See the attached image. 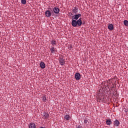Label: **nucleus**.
<instances>
[{
    "label": "nucleus",
    "mask_w": 128,
    "mask_h": 128,
    "mask_svg": "<svg viewBox=\"0 0 128 128\" xmlns=\"http://www.w3.org/2000/svg\"><path fill=\"white\" fill-rule=\"evenodd\" d=\"M80 16H82L81 14H75V15L72 16V20H78V18H80Z\"/></svg>",
    "instance_id": "1"
},
{
    "label": "nucleus",
    "mask_w": 128,
    "mask_h": 128,
    "mask_svg": "<svg viewBox=\"0 0 128 128\" xmlns=\"http://www.w3.org/2000/svg\"><path fill=\"white\" fill-rule=\"evenodd\" d=\"M50 44H52V46H56V41L55 40H51Z\"/></svg>",
    "instance_id": "14"
},
{
    "label": "nucleus",
    "mask_w": 128,
    "mask_h": 128,
    "mask_svg": "<svg viewBox=\"0 0 128 128\" xmlns=\"http://www.w3.org/2000/svg\"><path fill=\"white\" fill-rule=\"evenodd\" d=\"M50 50L52 54H54V52H56V48H54V47H52L50 48Z\"/></svg>",
    "instance_id": "17"
},
{
    "label": "nucleus",
    "mask_w": 128,
    "mask_h": 128,
    "mask_svg": "<svg viewBox=\"0 0 128 128\" xmlns=\"http://www.w3.org/2000/svg\"><path fill=\"white\" fill-rule=\"evenodd\" d=\"M124 26H128V21L127 20H124Z\"/></svg>",
    "instance_id": "19"
},
{
    "label": "nucleus",
    "mask_w": 128,
    "mask_h": 128,
    "mask_svg": "<svg viewBox=\"0 0 128 128\" xmlns=\"http://www.w3.org/2000/svg\"><path fill=\"white\" fill-rule=\"evenodd\" d=\"M21 3L22 4H26V0H21Z\"/></svg>",
    "instance_id": "20"
},
{
    "label": "nucleus",
    "mask_w": 128,
    "mask_h": 128,
    "mask_svg": "<svg viewBox=\"0 0 128 128\" xmlns=\"http://www.w3.org/2000/svg\"><path fill=\"white\" fill-rule=\"evenodd\" d=\"M42 100H43L44 102H46V97L44 96H42Z\"/></svg>",
    "instance_id": "18"
},
{
    "label": "nucleus",
    "mask_w": 128,
    "mask_h": 128,
    "mask_svg": "<svg viewBox=\"0 0 128 128\" xmlns=\"http://www.w3.org/2000/svg\"><path fill=\"white\" fill-rule=\"evenodd\" d=\"M64 118L66 120H70V116L68 114H66L64 116Z\"/></svg>",
    "instance_id": "16"
},
{
    "label": "nucleus",
    "mask_w": 128,
    "mask_h": 128,
    "mask_svg": "<svg viewBox=\"0 0 128 128\" xmlns=\"http://www.w3.org/2000/svg\"><path fill=\"white\" fill-rule=\"evenodd\" d=\"M48 116H50V115L48 112H43V118H44V120H47V118H48Z\"/></svg>",
    "instance_id": "7"
},
{
    "label": "nucleus",
    "mask_w": 128,
    "mask_h": 128,
    "mask_svg": "<svg viewBox=\"0 0 128 128\" xmlns=\"http://www.w3.org/2000/svg\"><path fill=\"white\" fill-rule=\"evenodd\" d=\"M76 128H82V126L79 125L76 127Z\"/></svg>",
    "instance_id": "22"
},
{
    "label": "nucleus",
    "mask_w": 128,
    "mask_h": 128,
    "mask_svg": "<svg viewBox=\"0 0 128 128\" xmlns=\"http://www.w3.org/2000/svg\"><path fill=\"white\" fill-rule=\"evenodd\" d=\"M112 124V120L110 119H106V124L107 126H110Z\"/></svg>",
    "instance_id": "10"
},
{
    "label": "nucleus",
    "mask_w": 128,
    "mask_h": 128,
    "mask_svg": "<svg viewBox=\"0 0 128 128\" xmlns=\"http://www.w3.org/2000/svg\"><path fill=\"white\" fill-rule=\"evenodd\" d=\"M77 26H81L82 24V18H80L78 20H76Z\"/></svg>",
    "instance_id": "6"
},
{
    "label": "nucleus",
    "mask_w": 128,
    "mask_h": 128,
    "mask_svg": "<svg viewBox=\"0 0 128 128\" xmlns=\"http://www.w3.org/2000/svg\"><path fill=\"white\" fill-rule=\"evenodd\" d=\"M72 14H76L77 12H78V8L75 7L72 10Z\"/></svg>",
    "instance_id": "13"
},
{
    "label": "nucleus",
    "mask_w": 128,
    "mask_h": 128,
    "mask_svg": "<svg viewBox=\"0 0 128 128\" xmlns=\"http://www.w3.org/2000/svg\"><path fill=\"white\" fill-rule=\"evenodd\" d=\"M88 122V119H84V124H86Z\"/></svg>",
    "instance_id": "21"
},
{
    "label": "nucleus",
    "mask_w": 128,
    "mask_h": 128,
    "mask_svg": "<svg viewBox=\"0 0 128 128\" xmlns=\"http://www.w3.org/2000/svg\"><path fill=\"white\" fill-rule=\"evenodd\" d=\"M28 128H36V124L34 123L31 122L28 125Z\"/></svg>",
    "instance_id": "11"
},
{
    "label": "nucleus",
    "mask_w": 128,
    "mask_h": 128,
    "mask_svg": "<svg viewBox=\"0 0 128 128\" xmlns=\"http://www.w3.org/2000/svg\"><path fill=\"white\" fill-rule=\"evenodd\" d=\"M113 124H114V126H120V121L118 120H116L114 122Z\"/></svg>",
    "instance_id": "5"
},
{
    "label": "nucleus",
    "mask_w": 128,
    "mask_h": 128,
    "mask_svg": "<svg viewBox=\"0 0 128 128\" xmlns=\"http://www.w3.org/2000/svg\"><path fill=\"white\" fill-rule=\"evenodd\" d=\"M52 11H50V10H47L45 12L46 16L47 18H50V16H52Z\"/></svg>",
    "instance_id": "2"
},
{
    "label": "nucleus",
    "mask_w": 128,
    "mask_h": 128,
    "mask_svg": "<svg viewBox=\"0 0 128 128\" xmlns=\"http://www.w3.org/2000/svg\"><path fill=\"white\" fill-rule=\"evenodd\" d=\"M108 28L110 30H114V25H112V24H110L108 26Z\"/></svg>",
    "instance_id": "15"
},
{
    "label": "nucleus",
    "mask_w": 128,
    "mask_h": 128,
    "mask_svg": "<svg viewBox=\"0 0 128 128\" xmlns=\"http://www.w3.org/2000/svg\"><path fill=\"white\" fill-rule=\"evenodd\" d=\"M40 68H46V64H44V62H40Z\"/></svg>",
    "instance_id": "12"
},
{
    "label": "nucleus",
    "mask_w": 128,
    "mask_h": 128,
    "mask_svg": "<svg viewBox=\"0 0 128 128\" xmlns=\"http://www.w3.org/2000/svg\"><path fill=\"white\" fill-rule=\"evenodd\" d=\"M72 26H74L76 28V26H78L77 23H76V20L72 19Z\"/></svg>",
    "instance_id": "9"
},
{
    "label": "nucleus",
    "mask_w": 128,
    "mask_h": 128,
    "mask_svg": "<svg viewBox=\"0 0 128 128\" xmlns=\"http://www.w3.org/2000/svg\"><path fill=\"white\" fill-rule=\"evenodd\" d=\"M100 100H102V102H104V98H102L101 99H100Z\"/></svg>",
    "instance_id": "23"
},
{
    "label": "nucleus",
    "mask_w": 128,
    "mask_h": 128,
    "mask_svg": "<svg viewBox=\"0 0 128 128\" xmlns=\"http://www.w3.org/2000/svg\"><path fill=\"white\" fill-rule=\"evenodd\" d=\"M60 8H58L57 7H54L53 8V12H54V14H58L60 13Z\"/></svg>",
    "instance_id": "3"
},
{
    "label": "nucleus",
    "mask_w": 128,
    "mask_h": 128,
    "mask_svg": "<svg viewBox=\"0 0 128 128\" xmlns=\"http://www.w3.org/2000/svg\"><path fill=\"white\" fill-rule=\"evenodd\" d=\"M59 62L61 66H64V63L66 62V61L64 60V58H60Z\"/></svg>",
    "instance_id": "8"
},
{
    "label": "nucleus",
    "mask_w": 128,
    "mask_h": 128,
    "mask_svg": "<svg viewBox=\"0 0 128 128\" xmlns=\"http://www.w3.org/2000/svg\"><path fill=\"white\" fill-rule=\"evenodd\" d=\"M74 78L76 80H80V74L78 72H76L75 74Z\"/></svg>",
    "instance_id": "4"
}]
</instances>
